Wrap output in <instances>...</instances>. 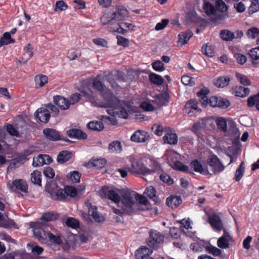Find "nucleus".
I'll list each match as a JSON object with an SVG mask.
<instances>
[{
  "instance_id": "obj_47",
  "label": "nucleus",
  "mask_w": 259,
  "mask_h": 259,
  "mask_svg": "<svg viewBox=\"0 0 259 259\" xmlns=\"http://www.w3.org/2000/svg\"><path fill=\"white\" fill-rule=\"evenodd\" d=\"M236 76L238 81L244 85H249L250 84V81L248 77L242 74L236 73Z\"/></svg>"
},
{
  "instance_id": "obj_9",
  "label": "nucleus",
  "mask_w": 259,
  "mask_h": 259,
  "mask_svg": "<svg viewBox=\"0 0 259 259\" xmlns=\"http://www.w3.org/2000/svg\"><path fill=\"white\" fill-rule=\"evenodd\" d=\"M164 236L156 230H151L147 240V244L151 248H157L163 242Z\"/></svg>"
},
{
  "instance_id": "obj_33",
  "label": "nucleus",
  "mask_w": 259,
  "mask_h": 259,
  "mask_svg": "<svg viewBox=\"0 0 259 259\" xmlns=\"http://www.w3.org/2000/svg\"><path fill=\"white\" fill-rule=\"evenodd\" d=\"M256 106V109L259 111V93L249 97L247 99V106L249 107Z\"/></svg>"
},
{
  "instance_id": "obj_28",
  "label": "nucleus",
  "mask_w": 259,
  "mask_h": 259,
  "mask_svg": "<svg viewBox=\"0 0 259 259\" xmlns=\"http://www.w3.org/2000/svg\"><path fill=\"white\" fill-rule=\"evenodd\" d=\"M88 206L89 207V214L93 217L96 222H101L103 221L104 218L100 214L96 206H92L91 204H88Z\"/></svg>"
},
{
  "instance_id": "obj_41",
  "label": "nucleus",
  "mask_w": 259,
  "mask_h": 259,
  "mask_svg": "<svg viewBox=\"0 0 259 259\" xmlns=\"http://www.w3.org/2000/svg\"><path fill=\"white\" fill-rule=\"evenodd\" d=\"M14 42L15 40L11 38L10 33L7 32L4 33L0 39V46L7 45Z\"/></svg>"
},
{
  "instance_id": "obj_17",
  "label": "nucleus",
  "mask_w": 259,
  "mask_h": 259,
  "mask_svg": "<svg viewBox=\"0 0 259 259\" xmlns=\"http://www.w3.org/2000/svg\"><path fill=\"white\" fill-rule=\"evenodd\" d=\"M149 138L148 133L144 131L138 130L131 136V141L137 143H144Z\"/></svg>"
},
{
  "instance_id": "obj_46",
  "label": "nucleus",
  "mask_w": 259,
  "mask_h": 259,
  "mask_svg": "<svg viewBox=\"0 0 259 259\" xmlns=\"http://www.w3.org/2000/svg\"><path fill=\"white\" fill-rule=\"evenodd\" d=\"M243 164H244V162H242L240 163L239 167L236 170L235 180L237 182L240 181L242 179V178L244 175L245 168L243 166Z\"/></svg>"
},
{
  "instance_id": "obj_35",
  "label": "nucleus",
  "mask_w": 259,
  "mask_h": 259,
  "mask_svg": "<svg viewBox=\"0 0 259 259\" xmlns=\"http://www.w3.org/2000/svg\"><path fill=\"white\" fill-rule=\"evenodd\" d=\"M230 81L228 76H220L215 80L214 83L218 88H224L229 83Z\"/></svg>"
},
{
  "instance_id": "obj_24",
  "label": "nucleus",
  "mask_w": 259,
  "mask_h": 259,
  "mask_svg": "<svg viewBox=\"0 0 259 259\" xmlns=\"http://www.w3.org/2000/svg\"><path fill=\"white\" fill-rule=\"evenodd\" d=\"M152 253L151 249L146 246H142L136 251L135 255L137 259H146Z\"/></svg>"
},
{
  "instance_id": "obj_2",
  "label": "nucleus",
  "mask_w": 259,
  "mask_h": 259,
  "mask_svg": "<svg viewBox=\"0 0 259 259\" xmlns=\"http://www.w3.org/2000/svg\"><path fill=\"white\" fill-rule=\"evenodd\" d=\"M208 93L207 90L203 89L197 93L198 96H202L200 102L202 105L205 106L209 105L212 107H218L221 108H226L229 106L230 102L228 100L215 96H212L208 99L206 96Z\"/></svg>"
},
{
  "instance_id": "obj_43",
  "label": "nucleus",
  "mask_w": 259,
  "mask_h": 259,
  "mask_svg": "<svg viewBox=\"0 0 259 259\" xmlns=\"http://www.w3.org/2000/svg\"><path fill=\"white\" fill-rule=\"evenodd\" d=\"M133 195H134L135 200L138 202V203H139V206H140V208H141V205H147L148 203V200L145 197L137 193H133Z\"/></svg>"
},
{
  "instance_id": "obj_52",
  "label": "nucleus",
  "mask_w": 259,
  "mask_h": 259,
  "mask_svg": "<svg viewBox=\"0 0 259 259\" xmlns=\"http://www.w3.org/2000/svg\"><path fill=\"white\" fill-rule=\"evenodd\" d=\"M106 162V161L105 159H93L90 162L91 164H92L94 167H97V168L103 167Z\"/></svg>"
},
{
  "instance_id": "obj_45",
  "label": "nucleus",
  "mask_w": 259,
  "mask_h": 259,
  "mask_svg": "<svg viewBox=\"0 0 259 259\" xmlns=\"http://www.w3.org/2000/svg\"><path fill=\"white\" fill-rule=\"evenodd\" d=\"M202 52L208 57H212L214 55V50L212 46L206 44L202 47Z\"/></svg>"
},
{
  "instance_id": "obj_25",
  "label": "nucleus",
  "mask_w": 259,
  "mask_h": 259,
  "mask_svg": "<svg viewBox=\"0 0 259 259\" xmlns=\"http://www.w3.org/2000/svg\"><path fill=\"white\" fill-rule=\"evenodd\" d=\"M231 92L233 94H235L236 96L243 98L248 95L250 93V90L248 88H244L239 85L232 88Z\"/></svg>"
},
{
  "instance_id": "obj_6",
  "label": "nucleus",
  "mask_w": 259,
  "mask_h": 259,
  "mask_svg": "<svg viewBox=\"0 0 259 259\" xmlns=\"http://www.w3.org/2000/svg\"><path fill=\"white\" fill-rule=\"evenodd\" d=\"M99 193L102 197L108 198L115 203H118L121 200L118 189L103 187Z\"/></svg>"
},
{
  "instance_id": "obj_3",
  "label": "nucleus",
  "mask_w": 259,
  "mask_h": 259,
  "mask_svg": "<svg viewBox=\"0 0 259 259\" xmlns=\"http://www.w3.org/2000/svg\"><path fill=\"white\" fill-rule=\"evenodd\" d=\"M121 203L122 204L123 210L125 213L132 215L137 211L142 210L140 208L138 202L135 200L133 193L127 191H125L121 197Z\"/></svg>"
},
{
  "instance_id": "obj_20",
  "label": "nucleus",
  "mask_w": 259,
  "mask_h": 259,
  "mask_svg": "<svg viewBox=\"0 0 259 259\" xmlns=\"http://www.w3.org/2000/svg\"><path fill=\"white\" fill-rule=\"evenodd\" d=\"M231 239L232 238L229 234L224 230V235L218 240V246L221 248L227 249L229 247V242Z\"/></svg>"
},
{
  "instance_id": "obj_30",
  "label": "nucleus",
  "mask_w": 259,
  "mask_h": 259,
  "mask_svg": "<svg viewBox=\"0 0 259 259\" xmlns=\"http://www.w3.org/2000/svg\"><path fill=\"white\" fill-rule=\"evenodd\" d=\"M152 132L157 136H161L163 132H168L170 131V127L169 126L163 127L162 125L160 123H156L153 125L151 128Z\"/></svg>"
},
{
  "instance_id": "obj_62",
  "label": "nucleus",
  "mask_w": 259,
  "mask_h": 259,
  "mask_svg": "<svg viewBox=\"0 0 259 259\" xmlns=\"http://www.w3.org/2000/svg\"><path fill=\"white\" fill-rule=\"evenodd\" d=\"M43 172L45 177L50 179L53 178L55 176L54 169L50 166L45 167Z\"/></svg>"
},
{
  "instance_id": "obj_23",
  "label": "nucleus",
  "mask_w": 259,
  "mask_h": 259,
  "mask_svg": "<svg viewBox=\"0 0 259 259\" xmlns=\"http://www.w3.org/2000/svg\"><path fill=\"white\" fill-rule=\"evenodd\" d=\"M67 135L72 138L78 139H86L88 137L87 134L81 130L72 128L67 131Z\"/></svg>"
},
{
  "instance_id": "obj_61",
  "label": "nucleus",
  "mask_w": 259,
  "mask_h": 259,
  "mask_svg": "<svg viewBox=\"0 0 259 259\" xmlns=\"http://www.w3.org/2000/svg\"><path fill=\"white\" fill-rule=\"evenodd\" d=\"M25 253H15V255L12 254H6L5 255V259H25Z\"/></svg>"
},
{
  "instance_id": "obj_54",
  "label": "nucleus",
  "mask_w": 259,
  "mask_h": 259,
  "mask_svg": "<svg viewBox=\"0 0 259 259\" xmlns=\"http://www.w3.org/2000/svg\"><path fill=\"white\" fill-rule=\"evenodd\" d=\"M144 194L147 195L150 198L153 199L154 200H155L156 198V191L153 187L149 186L146 189Z\"/></svg>"
},
{
  "instance_id": "obj_63",
  "label": "nucleus",
  "mask_w": 259,
  "mask_h": 259,
  "mask_svg": "<svg viewBox=\"0 0 259 259\" xmlns=\"http://www.w3.org/2000/svg\"><path fill=\"white\" fill-rule=\"evenodd\" d=\"M160 179L162 182L168 185H171L174 183L173 180L166 173L161 174L160 176Z\"/></svg>"
},
{
  "instance_id": "obj_64",
  "label": "nucleus",
  "mask_w": 259,
  "mask_h": 259,
  "mask_svg": "<svg viewBox=\"0 0 259 259\" xmlns=\"http://www.w3.org/2000/svg\"><path fill=\"white\" fill-rule=\"evenodd\" d=\"M249 54L250 57L255 60L259 59V47L250 50Z\"/></svg>"
},
{
  "instance_id": "obj_10",
  "label": "nucleus",
  "mask_w": 259,
  "mask_h": 259,
  "mask_svg": "<svg viewBox=\"0 0 259 259\" xmlns=\"http://www.w3.org/2000/svg\"><path fill=\"white\" fill-rule=\"evenodd\" d=\"M46 191L48 193L49 196L55 200H64L66 199V194L65 189L59 188L58 187L52 188L47 187Z\"/></svg>"
},
{
  "instance_id": "obj_50",
  "label": "nucleus",
  "mask_w": 259,
  "mask_h": 259,
  "mask_svg": "<svg viewBox=\"0 0 259 259\" xmlns=\"http://www.w3.org/2000/svg\"><path fill=\"white\" fill-rule=\"evenodd\" d=\"M68 176L72 183H78L80 181L81 175L77 171H73L68 174Z\"/></svg>"
},
{
  "instance_id": "obj_49",
  "label": "nucleus",
  "mask_w": 259,
  "mask_h": 259,
  "mask_svg": "<svg viewBox=\"0 0 259 259\" xmlns=\"http://www.w3.org/2000/svg\"><path fill=\"white\" fill-rule=\"evenodd\" d=\"M68 9L67 4L63 1H57L55 4V12H62Z\"/></svg>"
},
{
  "instance_id": "obj_19",
  "label": "nucleus",
  "mask_w": 259,
  "mask_h": 259,
  "mask_svg": "<svg viewBox=\"0 0 259 259\" xmlns=\"http://www.w3.org/2000/svg\"><path fill=\"white\" fill-rule=\"evenodd\" d=\"M35 116L39 121L45 123L48 122L50 118L49 111L44 108L38 109L35 112Z\"/></svg>"
},
{
  "instance_id": "obj_14",
  "label": "nucleus",
  "mask_w": 259,
  "mask_h": 259,
  "mask_svg": "<svg viewBox=\"0 0 259 259\" xmlns=\"http://www.w3.org/2000/svg\"><path fill=\"white\" fill-rule=\"evenodd\" d=\"M52 162V159L48 155L39 154L37 157H33L32 165L34 167H39L44 164H49Z\"/></svg>"
},
{
  "instance_id": "obj_36",
  "label": "nucleus",
  "mask_w": 259,
  "mask_h": 259,
  "mask_svg": "<svg viewBox=\"0 0 259 259\" xmlns=\"http://www.w3.org/2000/svg\"><path fill=\"white\" fill-rule=\"evenodd\" d=\"M88 127L93 131H101L104 126L103 123L100 121H92L88 124Z\"/></svg>"
},
{
  "instance_id": "obj_5",
  "label": "nucleus",
  "mask_w": 259,
  "mask_h": 259,
  "mask_svg": "<svg viewBox=\"0 0 259 259\" xmlns=\"http://www.w3.org/2000/svg\"><path fill=\"white\" fill-rule=\"evenodd\" d=\"M206 163V167H210L209 170L211 174L221 172L225 168L224 165L215 155L209 156L207 159Z\"/></svg>"
},
{
  "instance_id": "obj_40",
  "label": "nucleus",
  "mask_w": 259,
  "mask_h": 259,
  "mask_svg": "<svg viewBox=\"0 0 259 259\" xmlns=\"http://www.w3.org/2000/svg\"><path fill=\"white\" fill-rule=\"evenodd\" d=\"M41 174L39 171L34 170L31 174V181L32 183L38 186H41Z\"/></svg>"
},
{
  "instance_id": "obj_48",
  "label": "nucleus",
  "mask_w": 259,
  "mask_h": 259,
  "mask_svg": "<svg viewBox=\"0 0 259 259\" xmlns=\"http://www.w3.org/2000/svg\"><path fill=\"white\" fill-rule=\"evenodd\" d=\"M218 128L223 132H226L227 130V121L225 118L222 117L218 118L216 121Z\"/></svg>"
},
{
  "instance_id": "obj_55",
  "label": "nucleus",
  "mask_w": 259,
  "mask_h": 259,
  "mask_svg": "<svg viewBox=\"0 0 259 259\" xmlns=\"http://www.w3.org/2000/svg\"><path fill=\"white\" fill-rule=\"evenodd\" d=\"M48 236L50 242L57 244L62 243V241L60 236L55 235L49 232L48 233Z\"/></svg>"
},
{
  "instance_id": "obj_37",
  "label": "nucleus",
  "mask_w": 259,
  "mask_h": 259,
  "mask_svg": "<svg viewBox=\"0 0 259 259\" xmlns=\"http://www.w3.org/2000/svg\"><path fill=\"white\" fill-rule=\"evenodd\" d=\"M204 12L208 16L214 15L216 13V8L208 2H205L203 6Z\"/></svg>"
},
{
  "instance_id": "obj_26",
  "label": "nucleus",
  "mask_w": 259,
  "mask_h": 259,
  "mask_svg": "<svg viewBox=\"0 0 259 259\" xmlns=\"http://www.w3.org/2000/svg\"><path fill=\"white\" fill-rule=\"evenodd\" d=\"M118 27L116 29L111 30V31L117 32L119 33L124 34L129 30H134L135 27V26H134L132 24L126 22H121L120 23H118Z\"/></svg>"
},
{
  "instance_id": "obj_1",
  "label": "nucleus",
  "mask_w": 259,
  "mask_h": 259,
  "mask_svg": "<svg viewBox=\"0 0 259 259\" xmlns=\"http://www.w3.org/2000/svg\"><path fill=\"white\" fill-rule=\"evenodd\" d=\"M108 81L111 88L114 90H117L119 88L118 83L115 81L113 75L111 73L103 75L98 74L95 78L93 82V88L101 93L105 100V107L114 108L118 104V99L115 97L113 93L105 84V81Z\"/></svg>"
},
{
  "instance_id": "obj_31",
  "label": "nucleus",
  "mask_w": 259,
  "mask_h": 259,
  "mask_svg": "<svg viewBox=\"0 0 259 259\" xmlns=\"http://www.w3.org/2000/svg\"><path fill=\"white\" fill-rule=\"evenodd\" d=\"M193 32L188 30L186 32H182L179 34L178 42L182 46L186 44L189 39L193 36Z\"/></svg>"
},
{
  "instance_id": "obj_39",
  "label": "nucleus",
  "mask_w": 259,
  "mask_h": 259,
  "mask_svg": "<svg viewBox=\"0 0 259 259\" xmlns=\"http://www.w3.org/2000/svg\"><path fill=\"white\" fill-rule=\"evenodd\" d=\"M220 34L221 37L226 41H231L235 38V34L227 29L221 31Z\"/></svg>"
},
{
  "instance_id": "obj_32",
  "label": "nucleus",
  "mask_w": 259,
  "mask_h": 259,
  "mask_svg": "<svg viewBox=\"0 0 259 259\" xmlns=\"http://www.w3.org/2000/svg\"><path fill=\"white\" fill-rule=\"evenodd\" d=\"M71 152L67 151H63L58 154L57 160L59 163H64L68 161L71 158Z\"/></svg>"
},
{
  "instance_id": "obj_12",
  "label": "nucleus",
  "mask_w": 259,
  "mask_h": 259,
  "mask_svg": "<svg viewBox=\"0 0 259 259\" xmlns=\"http://www.w3.org/2000/svg\"><path fill=\"white\" fill-rule=\"evenodd\" d=\"M215 8L216 11H218L222 13V14L218 16L217 20L224 21L225 19L230 17L228 12V7L223 0H216Z\"/></svg>"
},
{
  "instance_id": "obj_22",
  "label": "nucleus",
  "mask_w": 259,
  "mask_h": 259,
  "mask_svg": "<svg viewBox=\"0 0 259 259\" xmlns=\"http://www.w3.org/2000/svg\"><path fill=\"white\" fill-rule=\"evenodd\" d=\"M53 99L55 104L61 109L66 110L69 108L70 103L65 98L60 96H56L54 97Z\"/></svg>"
},
{
  "instance_id": "obj_56",
  "label": "nucleus",
  "mask_w": 259,
  "mask_h": 259,
  "mask_svg": "<svg viewBox=\"0 0 259 259\" xmlns=\"http://www.w3.org/2000/svg\"><path fill=\"white\" fill-rule=\"evenodd\" d=\"M153 69L158 72H161L164 70V64L160 60H156L152 63Z\"/></svg>"
},
{
  "instance_id": "obj_27",
  "label": "nucleus",
  "mask_w": 259,
  "mask_h": 259,
  "mask_svg": "<svg viewBox=\"0 0 259 259\" xmlns=\"http://www.w3.org/2000/svg\"><path fill=\"white\" fill-rule=\"evenodd\" d=\"M171 128L170 131L168 130L167 133L163 137V139L164 143L176 145L178 142V137L175 133H171Z\"/></svg>"
},
{
  "instance_id": "obj_34",
  "label": "nucleus",
  "mask_w": 259,
  "mask_h": 259,
  "mask_svg": "<svg viewBox=\"0 0 259 259\" xmlns=\"http://www.w3.org/2000/svg\"><path fill=\"white\" fill-rule=\"evenodd\" d=\"M108 150L111 153H119L122 150L121 142L118 141L112 142L108 147Z\"/></svg>"
},
{
  "instance_id": "obj_11",
  "label": "nucleus",
  "mask_w": 259,
  "mask_h": 259,
  "mask_svg": "<svg viewBox=\"0 0 259 259\" xmlns=\"http://www.w3.org/2000/svg\"><path fill=\"white\" fill-rule=\"evenodd\" d=\"M184 112L189 116H195L201 112V109L198 106V102L195 100H190L186 103Z\"/></svg>"
},
{
  "instance_id": "obj_15",
  "label": "nucleus",
  "mask_w": 259,
  "mask_h": 259,
  "mask_svg": "<svg viewBox=\"0 0 259 259\" xmlns=\"http://www.w3.org/2000/svg\"><path fill=\"white\" fill-rule=\"evenodd\" d=\"M112 12L116 22L124 20L128 17L127 10L123 6L116 7Z\"/></svg>"
},
{
  "instance_id": "obj_42",
  "label": "nucleus",
  "mask_w": 259,
  "mask_h": 259,
  "mask_svg": "<svg viewBox=\"0 0 259 259\" xmlns=\"http://www.w3.org/2000/svg\"><path fill=\"white\" fill-rule=\"evenodd\" d=\"M149 78L151 82L156 85H161L164 81L163 78L161 76L154 73H150Z\"/></svg>"
},
{
  "instance_id": "obj_8",
  "label": "nucleus",
  "mask_w": 259,
  "mask_h": 259,
  "mask_svg": "<svg viewBox=\"0 0 259 259\" xmlns=\"http://www.w3.org/2000/svg\"><path fill=\"white\" fill-rule=\"evenodd\" d=\"M30 227L33 228V234L40 241H46L48 236V233L44 230V225L40 222H31Z\"/></svg>"
},
{
  "instance_id": "obj_53",
  "label": "nucleus",
  "mask_w": 259,
  "mask_h": 259,
  "mask_svg": "<svg viewBox=\"0 0 259 259\" xmlns=\"http://www.w3.org/2000/svg\"><path fill=\"white\" fill-rule=\"evenodd\" d=\"M58 215L57 214H55L53 212H48L44 214L41 219L47 222L53 221L57 219Z\"/></svg>"
},
{
  "instance_id": "obj_4",
  "label": "nucleus",
  "mask_w": 259,
  "mask_h": 259,
  "mask_svg": "<svg viewBox=\"0 0 259 259\" xmlns=\"http://www.w3.org/2000/svg\"><path fill=\"white\" fill-rule=\"evenodd\" d=\"M128 170L133 174H139L143 176L153 175L155 171L147 168L140 160H134L132 161L131 167Z\"/></svg>"
},
{
  "instance_id": "obj_59",
  "label": "nucleus",
  "mask_w": 259,
  "mask_h": 259,
  "mask_svg": "<svg viewBox=\"0 0 259 259\" xmlns=\"http://www.w3.org/2000/svg\"><path fill=\"white\" fill-rule=\"evenodd\" d=\"M174 168L176 169H178L180 171H187L188 172H190L189 171L188 166L183 164L182 163H181L180 161H176L174 163Z\"/></svg>"
},
{
  "instance_id": "obj_18",
  "label": "nucleus",
  "mask_w": 259,
  "mask_h": 259,
  "mask_svg": "<svg viewBox=\"0 0 259 259\" xmlns=\"http://www.w3.org/2000/svg\"><path fill=\"white\" fill-rule=\"evenodd\" d=\"M191 167L194 170L204 175H212L209 171L207 167H203L201 163L197 159L193 160L191 163Z\"/></svg>"
},
{
  "instance_id": "obj_58",
  "label": "nucleus",
  "mask_w": 259,
  "mask_h": 259,
  "mask_svg": "<svg viewBox=\"0 0 259 259\" xmlns=\"http://www.w3.org/2000/svg\"><path fill=\"white\" fill-rule=\"evenodd\" d=\"M65 193L66 194V197L67 196H70L72 197H75L77 194L76 189L72 186H66L65 187Z\"/></svg>"
},
{
  "instance_id": "obj_13",
  "label": "nucleus",
  "mask_w": 259,
  "mask_h": 259,
  "mask_svg": "<svg viewBox=\"0 0 259 259\" xmlns=\"http://www.w3.org/2000/svg\"><path fill=\"white\" fill-rule=\"evenodd\" d=\"M43 134H44L45 137L50 141H57L62 140L64 141H69V140H67L66 139L63 138L59 132L53 128H45L43 130Z\"/></svg>"
},
{
  "instance_id": "obj_44",
  "label": "nucleus",
  "mask_w": 259,
  "mask_h": 259,
  "mask_svg": "<svg viewBox=\"0 0 259 259\" xmlns=\"http://www.w3.org/2000/svg\"><path fill=\"white\" fill-rule=\"evenodd\" d=\"M206 251L214 256H219L222 253V250L217 247L209 245L205 247Z\"/></svg>"
},
{
  "instance_id": "obj_21",
  "label": "nucleus",
  "mask_w": 259,
  "mask_h": 259,
  "mask_svg": "<svg viewBox=\"0 0 259 259\" xmlns=\"http://www.w3.org/2000/svg\"><path fill=\"white\" fill-rule=\"evenodd\" d=\"M101 22L104 25H112L116 23L113 12H107L104 13L101 17Z\"/></svg>"
},
{
  "instance_id": "obj_7",
  "label": "nucleus",
  "mask_w": 259,
  "mask_h": 259,
  "mask_svg": "<svg viewBox=\"0 0 259 259\" xmlns=\"http://www.w3.org/2000/svg\"><path fill=\"white\" fill-rule=\"evenodd\" d=\"M7 187L12 192L27 193L28 186L26 181L22 179H16L7 183Z\"/></svg>"
},
{
  "instance_id": "obj_51",
  "label": "nucleus",
  "mask_w": 259,
  "mask_h": 259,
  "mask_svg": "<svg viewBox=\"0 0 259 259\" xmlns=\"http://www.w3.org/2000/svg\"><path fill=\"white\" fill-rule=\"evenodd\" d=\"M181 81L185 85L193 86L195 84L194 78L188 75H183Z\"/></svg>"
},
{
  "instance_id": "obj_29",
  "label": "nucleus",
  "mask_w": 259,
  "mask_h": 259,
  "mask_svg": "<svg viewBox=\"0 0 259 259\" xmlns=\"http://www.w3.org/2000/svg\"><path fill=\"white\" fill-rule=\"evenodd\" d=\"M182 202L180 196H171L166 199V204L172 208L177 207Z\"/></svg>"
},
{
  "instance_id": "obj_57",
  "label": "nucleus",
  "mask_w": 259,
  "mask_h": 259,
  "mask_svg": "<svg viewBox=\"0 0 259 259\" xmlns=\"http://www.w3.org/2000/svg\"><path fill=\"white\" fill-rule=\"evenodd\" d=\"M66 224L67 226L72 228H77L79 227V223L77 220L72 218H68L66 221Z\"/></svg>"
},
{
  "instance_id": "obj_38",
  "label": "nucleus",
  "mask_w": 259,
  "mask_h": 259,
  "mask_svg": "<svg viewBox=\"0 0 259 259\" xmlns=\"http://www.w3.org/2000/svg\"><path fill=\"white\" fill-rule=\"evenodd\" d=\"M35 82L36 87H42L48 82V77L44 75H37L35 76Z\"/></svg>"
},
{
  "instance_id": "obj_60",
  "label": "nucleus",
  "mask_w": 259,
  "mask_h": 259,
  "mask_svg": "<svg viewBox=\"0 0 259 259\" xmlns=\"http://www.w3.org/2000/svg\"><path fill=\"white\" fill-rule=\"evenodd\" d=\"M259 34V30L256 27H252L249 29L247 32V35L249 38H254Z\"/></svg>"
},
{
  "instance_id": "obj_16",
  "label": "nucleus",
  "mask_w": 259,
  "mask_h": 259,
  "mask_svg": "<svg viewBox=\"0 0 259 259\" xmlns=\"http://www.w3.org/2000/svg\"><path fill=\"white\" fill-rule=\"evenodd\" d=\"M212 228L216 231H220L223 228V224L220 217L217 214H213L208 218Z\"/></svg>"
}]
</instances>
